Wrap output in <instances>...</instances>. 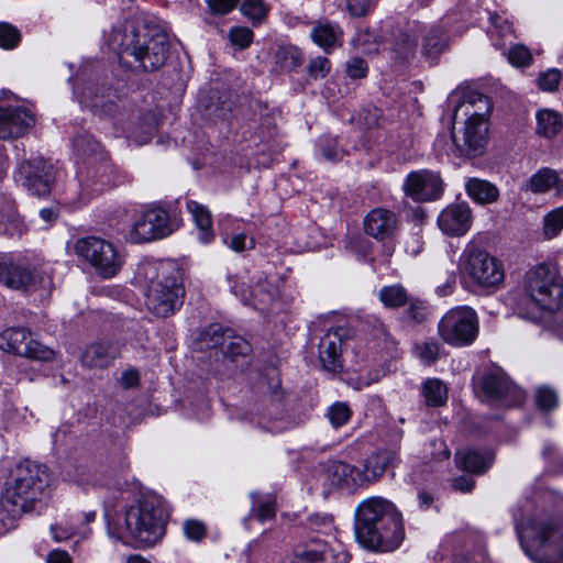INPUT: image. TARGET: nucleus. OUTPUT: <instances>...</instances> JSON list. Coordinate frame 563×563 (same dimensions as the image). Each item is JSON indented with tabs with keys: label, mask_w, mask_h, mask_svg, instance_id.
I'll list each match as a JSON object with an SVG mask.
<instances>
[{
	"label": "nucleus",
	"mask_w": 563,
	"mask_h": 563,
	"mask_svg": "<svg viewBox=\"0 0 563 563\" xmlns=\"http://www.w3.org/2000/svg\"><path fill=\"white\" fill-rule=\"evenodd\" d=\"M110 48L118 54L119 59L132 67L145 71H154L161 68L168 54V36L157 27L136 26L133 22L125 21L113 26L109 36Z\"/></svg>",
	"instance_id": "obj_1"
},
{
	"label": "nucleus",
	"mask_w": 563,
	"mask_h": 563,
	"mask_svg": "<svg viewBox=\"0 0 563 563\" xmlns=\"http://www.w3.org/2000/svg\"><path fill=\"white\" fill-rule=\"evenodd\" d=\"M355 533L361 544L378 551H393L402 542L401 514L383 497H369L355 510Z\"/></svg>",
	"instance_id": "obj_2"
},
{
	"label": "nucleus",
	"mask_w": 563,
	"mask_h": 563,
	"mask_svg": "<svg viewBox=\"0 0 563 563\" xmlns=\"http://www.w3.org/2000/svg\"><path fill=\"white\" fill-rule=\"evenodd\" d=\"M47 467L31 460L20 461L11 470L1 495V507L12 517L35 509L48 485Z\"/></svg>",
	"instance_id": "obj_3"
},
{
	"label": "nucleus",
	"mask_w": 563,
	"mask_h": 563,
	"mask_svg": "<svg viewBox=\"0 0 563 563\" xmlns=\"http://www.w3.org/2000/svg\"><path fill=\"white\" fill-rule=\"evenodd\" d=\"M167 514L156 496H144L131 504L119 526V538L134 547L143 548L157 543L165 534Z\"/></svg>",
	"instance_id": "obj_4"
},
{
	"label": "nucleus",
	"mask_w": 563,
	"mask_h": 563,
	"mask_svg": "<svg viewBox=\"0 0 563 563\" xmlns=\"http://www.w3.org/2000/svg\"><path fill=\"white\" fill-rule=\"evenodd\" d=\"M525 290L542 310L553 311L563 298V282L556 268L539 265L526 275Z\"/></svg>",
	"instance_id": "obj_5"
},
{
	"label": "nucleus",
	"mask_w": 563,
	"mask_h": 563,
	"mask_svg": "<svg viewBox=\"0 0 563 563\" xmlns=\"http://www.w3.org/2000/svg\"><path fill=\"white\" fill-rule=\"evenodd\" d=\"M184 288L178 273L172 267H162L159 274L148 285L146 306L157 317L165 318L181 305Z\"/></svg>",
	"instance_id": "obj_6"
},
{
	"label": "nucleus",
	"mask_w": 563,
	"mask_h": 563,
	"mask_svg": "<svg viewBox=\"0 0 563 563\" xmlns=\"http://www.w3.org/2000/svg\"><path fill=\"white\" fill-rule=\"evenodd\" d=\"M74 252L91 265L98 275L111 278L121 268L122 260L115 246L98 236L80 238L74 243Z\"/></svg>",
	"instance_id": "obj_7"
},
{
	"label": "nucleus",
	"mask_w": 563,
	"mask_h": 563,
	"mask_svg": "<svg viewBox=\"0 0 563 563\" xmlns=\"http://www.w3.org/2000/svg\"><path fill=\"white\" fill-rule=\"evenodd\" d=\"M438 333L450 345H468L478 334L477 313L467 306L452 308L439 321Z\"/></svg>",
	"instance_id": "obj_8"
},
{
	"label": "nucleus",
	"mask_w": 563,
	"mask_h": 563,
	"mask_svg": "<svg viewBox=\"0 0 563 563\" xmlns=\"http://www.w3.org/2000/svg\"><path fill=\"white\" fill-rule=\"evenodd\" d=\"M464 255L465 272L475 284L483 288H497L504 282L505 272L501 262L488 252L471 247Z\"/></svg>",
	"instance_id": "obj_9"
},
{
	"label": "nucleus",
	"mask_w": 563,
	"mask_h": 563,
	"mask_svg": "<svg viewBox=\"0 0 563 563\" xmlns=\"http://www.w3.org/2000/svg\"><path fill=\"white\" fill-rule=\"evenodd\" d=\"M0 349L7 353L34 361L48 362L55 356L52 349L43 345L24 328H9L0 333Z\"/></svg>",
	"instance_id": "obj_10"
},
{
	"label": "nucleus",
	"mask_w": 563,
	"mask_h": 563,
	"mask_svg": "<svg viewBox=\"0 0 563 563\" xmlns=\"http://www.w3.org/2000/svg\"><path fill=\"white\" fill-rule=\"evenodd\" d=\"M201 343L207 349L220 346L223 356L229 362L243 365L252 351L251 344L230 329L223 330L219 324H212L202 335Z\"/></svg>",
	"instance_id": "obj_11"
},
{
	"label": "nucleus",
	"mask_w": 563,
	"mask_h": 563,
	"mask_svg": "<svg viewBox=\"0 0 563 563\" xmlns=\"http://www.w3.org/2000/svg\"><path fill=\"white\" fill-rule=\"evenodd\" d=\"M173 232L168 212L159 207L145 210L135 220L130 230V240L133 243H147L166 238Z\"/></svg>",
	"instance_id": "obj_12"
},
{
	"label": "nucleus",
	"mask_w": 563,
	"mask_h": 563,
	"mask_svg": "<svg viewBox=\"0 0 563 563\" xmlns=\"http://www.w3.org/2000/svg\"><path fill=\"white\" fill-rule=\"evenodd\" d=\"M18 174L22 185L38 197L45 196L51 191L55 179L53 165L42 157H34L22 162Z\"/></svg>",
	"instance_id": "obj_13"
},
{
	"label": "nucleus",
	"mask_w": 563,
	"mask_h": 563,
	"mask_svg": "<svg viewBox=\"0 0 563 563\" xmlns=\"http://www.w3.org/2000/svg\"><path fill=\"white\" fill-rule=\"evenodd\" d=\"M452 140L461 155L477 156L488 140L486 123L467 118L461 130L452 131Z\"/></svg>",
	"instance_id": "obj_14"
},
{
	"label": "nucleus",
	"mask_w": 563,
	"mask_h": 563,
	"mask_svg": "<svg viewBox=\"0 0 563 563\" xmlns=\"http://www.w3.org/2000/svg\"><path fill=\"white\" fill-rule=\"evenodd\" d=\"M404 190L416 201L435 200L443 191L442 179L433 172H413L407 176Z\"/></svg>",
	"instance_id": "obj_15"
},
{
	"label": "nucleus",
	"mask_w": 563,
	"mask_h": 563,
	"mask_svg": "<svg viewBox=\"0 0 563 563\" xmlns=\"http://www.w3.org/2000/svg\"><path fill=\"white\" fill-rule=\"evenodd\" d=\"M472 220V210L468 203H452L440 212L438 225L446 235L462 236L471 229Z\"/></svg>",
	"instance_id": "obj_16"
},
{
	"label": "nucleus",
	"mask_w": 563,
	"mask_h": 563,
	"mask_svg": "<svg viewBox=\"0 0 563 563\" xmlns=\"http://www.w3.org/2000/svg\"><path fill=\"white\" fill-rule=\"evenodd\" d=\"M33 113L22 107L0 108V139L10 140L22 136L33 126Z\"/></svg>",
	"instance_id": "obj_17"
},
{
	"label": "nucleus",
	"mask_w": 563,
	"mask_h": 563,
	"mask_svg": "<svg viewBox=\"0 0 563 563\" xmlns=\"http://www.w3.org/2000/svg\"><path fill=\"white\" fill-rule=\"evenodd\" d=\"M423 32V25L417 21L408 22L398 31L390 46L391 58L405 63L416 56L418 42Z\"/></svg>",
	"instance_id": "obj_18"
},
{
	"label": "nucleus",
	"mask_w": 563,
	"mask_h": 563,
	"mask_svg": "<svg viewBox=\"0 0 563 563\" xmlns=\"http://www.w3.org/2000/svg\"><path fill=\"white\" fill-rule=\"evenodd\" d=\"M347 338V330L336 327L328 330L319 343V358L324 369L338 372L342 368L341 344Z\"/></svg>",
	"instance_id": "obj_19"
},
{
	"label": "nucleus",
	"mask_w": 563,
	"mask_h": 563,
	"mask_svg": "<svg viewBox=\"0 0 563 563\" xmlns=\"http://www.w3.org/2000/svg\"><path fill=\"white\" fill-rule=\"evenodd\" d=\"M398 229L396 214L385 208H375L364 219V231L378 241L390 240Z\"/></svg>",
	"instance_id": "obj_20"
},
{
	"label": "nucleus",
	"mask_w": 563,
	"mask_h": 563,
	"mask_svg": "<svg viewBox=\"0 0 563 563\" xmlns=\"http://www.w3.org/2000/svg\"><path fill=\"white\" fill-rule=\"evenodd\" d=\"M483 394L492 400H507L510 402L521 399V391L512 385L507 375L503 372H490L481 380Z\"/></svg>",
	"instance_id": "obj_21"
},
{
	"label": "nucleus",
	"mask_w": 563,
	"mask_h": 563,
	"mask_svg": "<svg viewBox=\"0 0 563 563\" xmlns=\"http://www.w3.org/2000/svg\"><path fill=\"white\" fill-rule=\"evenodd\" d=\"M399 459L396 452L383 450L373 453L364 462L361 475L364 477V486L376 483L388 467H395Z\"/></svg>",
	"instance_id": "obj_22"
},
{
	"label": "nucleus",
	"mask_w": 563,
	"mask_h": 563,
	"mask_svg": "<svg viewBox=\"0 0 563 563\" xmlns=\"http://www.w3.org/2000/svg\"><path fill=\"white\" fill-rule=\"evenodd\" d=\"M38 283V275L32 268L9 260L2 285L14 290H29Z\"/></svg>",
	"instance_id": "obj_23"
},
{
	"label": "nucleus",
	"mask_w": 563,
	"mask_h": 563,
	"mask_svg": "<svg viewBox=\"0 0 563 563\" xmlns=\"http://www.w3.org/2000/svg\"><path fill=\"white\" fill-rule=\"evenodd\" d=\"M328 478L338 487L354 488L364 486L361 470L345 462H332L327 468Z\"/></svg>",
	"instance_id": "obj_24"
},
{
	"label": "nucleus",
	"mask_w": 563,
	"mask_h": 563,
	"mask_svg": "<svg viewBox=\"0 0 563 563\" xmlns=\"http://www.w3.org/2000/svg\"><path fill=\"white\" fill-rule=\"evenodd\" d=\"M465 109L470 119L486 123V118L492 111L489 98L481 92L471 91L463 96V100L454 110L455 119L460 109Z\"/></svg>",
	"instance_id": "obj_25"
},
{
	"label": "nucleus",
	"mask_w": 563,
	"mask_h": 563,
	"mask_svg": "<svg viewBox=\"0 0 563 563\" xmlns=\"http://www.w3.org/2000/svg\"><path fill=\"white\" fill-rule=\"evenodd\" d=\"M528 189L533 194L553 191L555 196H560L563 194V179L556 170L547 167L541 168L530 177Z\"/></svg>",
	"instance_id": "obj_26"
},
{
	"label": "nucleus",
	"mask_w": 563,
	"mask_h": 563,
	"mask_svg": "<svg viewBox=\"0 0 563 563\" xmlns=\"http://www.w3.org/2000/svg\"><path fill=\"white\" fill-rule=\"evenodd\" d=\"M118 354V349L110 343H93L84 351L81 362L87 367L103 368L109 366Z\"/></svg>",
	"instance_id": "obj_27"
},
{
	"label": "nucleus",
	"mask_w": 563,
	"mask_h": 563,
	"mask_svg": "<svg viewBox=\"0 0 563 563\" xmlns=\"http://www.w3.org/2000/svg\"><path fill=\"white\" fill-rule=\"evenodd\" d=\"M421 54L430 60H435L448 47L445 32L439 26H431L421 34Z\"/></svg>",
	"instance_id": "obj_28"
},
{
	"label": "nucleus",
	"mask_w": 563,
	"mask_h": 563,
	"mask_svg": "<svg viewBox=\"0 0 563 563\" xmlns=\"http://www.w3.org/2000/svg\"><path fill=\"white\" fill-rule=\"evenodd\" d=\"M538 135L544 139L555 137L563 128V115L552 109H541L536 113Z\"/></svg>",
	"instance_id": "obj_29"
},
{
	"label": "nucleus",
	"mask_w": 563,
	"mask_h": 563,
	"mask_svg": "<svg viewBox=\"0 0 563 563\" xmlns=\"http://www.w3.org/2000/svg\"><path fill=\"white\" fill-rule=\"evenodd\" d=\"M467 195L479 205H488L497 201L498 188L485 179L470 178L465 184Z\"/></svg>",
	"instance_id": "obj_30"
},
{
	"label": "nucleus",
	"mask_w": 563,
	"mask_h": 563,
	"mask_svg": "<svg viewBox=\"0 0 563 563\" xmlns=\"http://www.w3.org/2000/svg\"><path fill=\"white\" fill-rule=\"evenodd\" d=\"M297 563H345L346 555L343 552L322 545L319 550H307L296 555Z\"/></svg>",
	"instance_id": "obj_31"
},
{
	"label": "nucleus",
	"mask_w": 563,
	"mask_h": 563,
	"mask_svg": "<svg viewBox=\"0 0 563 563\" xmlns=\"http://www.w3.org/2000/svg\"><path fill=\"white\" fill-rule=\"evenodd\" d=\"M187 209L200 230V240L205 243L210 242L213 239L212 216L210 211L196 201H188Z\"/></svg>",
	"instance_id": "obj_32"
},
{
	"label": "nucleus",
	"mask_w": 563,
	"mask_h": 563,
	"mask_svg": "<svg viewBox=\"0 0 563 563\" xmlns=\"http://www.w3.org/2000/svg\"><path fill=\"white\" fill-rule=\"evenodd\" d=\"M457 466L466 472L479 474L486 471L493 462V455H482L476 451H459L456 453Z\"/></svg>",
	"instance_id": "obj_33"
},
{
	"label": "nucleus",
	"mask_w": 563,
	"mask_h": 563,
	"mask_svg": "<svg viewBox=\"0 0 563 563\" xmlns=\"http://www.w3.org/2000/svg\"><path fill=\"white\" fill-rule=\"evenodd\" d=\"M275 70L294 71L302 64V54L296 46H279L274 55Z\"/></svg>",
	"instance_id": "obj_34"
},
{
	"label": "nucleus",
	"mask_w": 563,
	"mask_h": 563,
	"mask_svg": "<svg viewBox=\"0 0 563 563\" xmlns=\"http://www.w3.org/2000/svg\"><path fill=\"white\" fill-rule=\"evenodd\" d=\"M340 36V30L330 23H319L311 31V38L324 51L333 48L339 42Z\"/></svg>",
	"instance_id": "obj_35"
},
{
	"label": "nucleus",
	"mask_w": 563,
	"mask_h": 563,
	"mask_svg": "<svg viewBox=\"0 0 563 563\" xmlns=\"http://www.w3.org/2000/svg\"><path fill=\"white\" fill-rule=\"evenodd\" d=\"M422 394L427 405L432 407L442 406L448 399V388L438 378L427 379L422 386Z\"/></svg>",
	"instance_id": "obj_36"
},
{
	"label": "nucleus",
	"mask_w": 563,
	"mask_h": 563,
	"mask_svg": "<svg viewBox=\"0 0 563 563\" xmlns=\"http://www.w3.org/2000/svg\"><path fill=\"white\" fill-rule=\"evenodd\" d=\"M379 299L387 308H399L409 301L407 291L401 285L383 287L379 290Z\"/></svg>",
	"instance_id": "obj_37"
},
{
	"label": "nucleus",
	"mask_w": 563,
	"mask_h": 563,
	"mask_svg": "<svg viewBox=\"0 0 563 563\" xmlns=\"http://www.w3.org/2000/svg\"><path fill=\"white\" fill-rule=\"evenodd\" d=\"M490 38L493 40L495 46L503 48L506 44L504 40L512 36V24L497 14L490 16Z\"/></svg>",
	"instance_id": "obj_38"
},
{
	"label": "nucleus",
	"mask_w": 563,
	"mask_h": 563,
	"mask_svg": "<svg viewBox=\"0 0 563 563\" xmlns=\"http://www.w3.org/2000/svg\"><path fill=\"white\" fill-rule=\"evenodd\" d=\"M563 230V206L548 212L543 218V235L551 240Z\"/></svg>",
	"instance_id": "obj_39"
},
{
	"label": "nucleus",
	"mask_w": 563,
	"mask_h": 563,
	"mask_svg": "<svg viewBox=\"0 0 563 563\" xmlns=\"http://www.w3.org/2000/svg\"><path fill=\"white\" fill-rule=\"evenodd\" d=\"M240 10L255 25L262 23L268 11L264 0H244Z\"/></svg>",
	"instance_id": "obj_40"
},
{
	"label": "nucleus",
	"mask_w": 563,
	"mask_h": 563,
	"mask_svg": "<svg viewBox=\"0 0 563 563\" xmlns=\"http://www.w3.org/2000/svg\"><path fill=\"white\" fill-rule=\"evenodd\" d=\"M415 350L417 356L426 365L433 364L440 356V344L434 340L416 344Z\"/></svg>",
	"instance_id": "obj_41"
},
{
	"label": "nucleus",
	"mask_w": 563,
	"mask_h": 563,
	"mask_svg": "<svg viewBox=\"0 0 563 563\" xmlns=\"http://www.w3.org/2000/svg\"><path fill=\"white\" fill-rule=\"evenodd\" d=\"M508 60L516 67H527L532 63V54L527 46L516 44L508 51Z\"/></svg>",
	"instance_id": "obj_42"
},
{
	"label": "nucleus",
	"mask_w": 563,
	"mask_h": 563,
	"mask_svg": "<svg viewBox=\"0 0 563 563\" xmlns=\"http://www.w3.org/2000/svg\"><path fill=\"white\" fill-rule=\"evenodd\" d=\"M183 531L189 541L200 542L207 534V527L200 520L187 519L184 521Z\"/></svg>",
	"instance_id": "obj_43"
},
{
	"label": "nucleus",
	"mask_w": 563,
	"mask_h": 563,
	"mask_svg": "<svg viewBox=\"0 0 563 563\" xmlns=\"http://www.w3.org/2000/svg\"><path fill=\"white\" fill-rule=\"evenodd\" d=\"M561 71L556 68L548 69L541 73L538 78L539 88L543 91H554L561 81Z\"/></svg>",
	"instance_id": "obj_44"
},
{
	"label": "nucleus",
	"mask_w": 563,
	"mask_h": 563,
	"mask_svg": "<svg viewBox=\"0 0 563 563\" xmlns=\"http://www.w3.org/2000/svg\"><path fill=\"white\" fill-rule=\"evenodd\" d=\"M20 42V32L9 23H0V46L13 48Z\"/></svg>",
	"instance_id": "obj_45"
},
{
	"label": "nucleus",
	"mask_w": 563,
	"mask_h": 563,
	"mask_svg": "<svg viewBox=\"0 0 563 563\" xmlns=\"http://www.w3.org/2000/svg\"><path fill=\"white\" fill-rule=\"evenodd\" d=\"M224 242L229 249L238 253L252 250L255 246L254 240L242 232L235 233L232 236L227 238Z\"/></svg>",
	"instance_id": "obj_46"
},
{
	"label": "nucleus",
	"mask_w": 563,
	"mask_h": 563,
	"mask_svg": "<svg viewBox=\"0 0 563 563\" xmlns=\"http://www.w3.org/2000/svg\"><path fill=\"white\" fill-rule=\"evenodd\" d=\"M350 417L351 410L349 406L343 402H336L329 409V419L335 428L345 424Z\"/></svg>",
	"instance_id": "obj_47"
},
{
	"label": "nucleus",
	"mask_w": 563,
	"mask_h": 563,
	"mask_svg": "<svg viewBox=\"0 0 563 563\" xmlns=\"http://www.w3.org/2000/svg\"><path fill=\"white\" fill-rule=\"evenodd\" d=\"M536 401L541 410L548 411L556 407L558 396L553 389L540 387L537 390Z\"/></svg>",
	"instance_id": "obj_48"
},
{
	"label": "nucleus",
	"mask_w": 563,
	"mask_h": 563,
	"mask_svg": "<svg viewBox=\"0 0 563 563\" xmlns=\"http://www.w3.org/2000/svg\"><path fill=\"white\" fill-rule=\"evenodd\" d=\"M229 37L233 45L245 48L252 43L253 32L246 26H235L230 30Z\"/></svg>",
	"instance_id": "obj_49"
},
{
	"label": "nucleus",
	"mask_w": 563,
	"mask_h": 563,
	"mask_svg": "<svg viewBox=\"0 0 563 563\" xmlns=\"http://www.w3.org/2000/svg\"><path fill=\"white\" fill-rule=\"evenodd\" d=\"M331 65L327 57L318 56L309 62L308 74L311 78H323L330 71Z\"/></svg>",
	"instance_id": "obj_50"
},
{
	"label": "nucleus",
	"mask_w": 563,
	"mask_h": 563,
	"mask_svg": "<svg viewBox=\"0 0 563 563\" xmlns=\"http://www.w3.org/2000/svg\"><path fill=\"white\" fill-rule=\"evenodd\" d=\"M409 307L407 310V317L415 323H421L427 319L428 307L423 301L409 300Z\"/></svg>",
	"instance_id": "obj_51"
},
{
	"label": "nucleus",
	"mask_w": 563,
	"mask_h": 563,
	"mask_svg": "<svg viewBox=\"0 0 563 563\" xmlns=\"http://www.w3.org/2000/svg\"><path fill=\"white\" fill-rule=\"evenodd\" d=\"M367 71L368 67L366 62L360 57H354L350 59L346 64V73L349 77L353 79L366 77Z\"/></svg>",
	"instance_id": "obj_52"
},
{
	"label": "nucleus",
	"mask_w": 563,
	"mask_h": 563,
	"mask_svg": "<svg viewBox=\"0 0 563 563\" xmlns=\"http://www.w3.org/2000/svg\"><path fill=\"white\" fill-rule=\"evenodd\" d=\"M375 5V0H346L349 12L354 16L366 15Z\"/></svg>",
	"instance_id": "obj_53"
},
{
	"label": "nucleus",
	"mask_w": 563,
	"mask_h": 563,
	"mask_svg": "<svg viewBox=\"0 0 563 563\" xmlns=\"http://www.w3.org/2000/svg\"><path fill=\"white\" fill-rule=\"evenodd\" d=\"M74 145L84 155H91L99 148V143L89 135L77 136L74 141Z\"/></svg>",
	"instance_id": "obj_54"
},
{
	"label": "nucleus",
	"mask_w": 563,
	"mask_h": 563,
	"mask_svg": "<svg viewBox=\"0 0 563 563\" xmlns=\"http://www.w3.org/2000/svg\"><path fill=\"white\" fill-rule=\"evenodd\" d=\"M241 0H207V4L213 14L224 15L231 12Z\"/></svg>",
	"instance_id": "obj_55"
},
{
	"label": "nucleus",
	"mask_w": 563,
	"mask_h": 563,
	"mask_svg": "<svg viewBox=\"0 0 563 563\" xmlns=\"http://www.w3.org/2000/svg\"><path fill=\"white\" fill-rule=\"evenodd\" d=\"M276 508H275V501L273 500H266L258 505L256 510V518L260 521H266L271 520L275 517Z\"/></svg>",
	"instance_id": "obj_56"
},
{
	"label": "nucleus",
	"mask_w": 563,
	"mask_h": 563,
	"mask_svg": "<svg viewBox=\"0 0 563 563\" xmlns=\"http://www.w3.org/2000/svg\"><path fill=\"white\" fill-rule=\"evenodd\" d=\"M377 43V36L369 30L360 31L354 40V44L358 47H363L364 49Z\"/></svg>",
	"instance_id": "obj_57"
},
{
	"label": "nucleus",
	"mask_w": 563,
	"mask_h": 563,
	"mask_svg": "<svg viewBox=\"0 0 563 563\" xmlns=\"http://www.w3.org/2000/svg\"><path fill=\"white\" fill-rule=\"evenodd\" d=\"M140 376L137 371L135 369H128L125 371L121 376V384L125 388L134 387L139 384Z\"/></svg>",
	"instance_id": "obj_58"
},
{
	"label": "nucleus",
	"mask_w": 563,
	"mask_h": 563,
	"mask_svg": "<svg viewBox=\"0 0 563 563\" xmlns=\"http://www.w3.org/2000/svg\"><path fill=\"white\" fill-rule=\"evenodd\" d=\"M453 487L463 493H468L474 487V481L472 477L461 476L453 481Z\"/></svg>",
	"instance_id": "obj_59"
},
{
	"label": "nucleus",
	"mask_w": 563,
	"mask_h": 563,
	"mask_svg": "<svg viewBox=\"0 0 563 563\" xmlns=\"http://www.w3.org/2000/svg\"><path fill=\"white\" fill-rule=\"evenodd\" d=\"M46 563H71V559L67 552L55 550L47 555Z\"/></svg>",
	"instance_id": "obj_60"
},
{
	"label": "nucleus",
	"mask_w": 563,
	"mask_h": 563,
	"mask_svg": "<svg viewBox=\"0 0 563 563\" xmlns=\"http://www.w3.org/2000/svg\"><path fill=\"white\" fill-rule=\"evenodd\" d=\"M51 531L53 533V538L55 541L57 542H60L63 540H67L68 538H70L73 536V531L70 530H65V529H60L59 527L57 526H52L51 528Z\"/></svg>",
	"instance_id": "obj_61"
},
{
	"label": "nucleus",
	"mask_w": 563,
	"mask_h": 563,
	"mask_svg": "<svg viewBox=\"0 0 563 563\" xmlns=\"http://www.w3.org/2000/svg\"><path fill=\"white\" fill-rule=\"evenodd\" d=\"M8 220L10 222L9 224H4L2 221H0V232L13 234L18 229L15 217L13 214L8 216Z\"/></svg>",
	"instance_id": "obj_62"
},
{
	"label": "nucleus",
	"mask_w": 563,
	"mask_h": 563,
	"mask_svg": "<svg viewBox=\"0 0 563 563\" xmlns=\"http://www.w3.org/2000/svg\"><path fill=\"white\" fill-rule=\"evenodd\" d=\"M40 217L44 221L51 222V221H54L57 218V213H56V211L54 209L46 208V209H42L40 211Z\"/></svg>",
	"instance_id": "obj_63"
},
{
	"label": "nucleus",
	"mask_w": 563,
	"mask_h": 563,
	"mask_svg": "<svg viewBox=\"0 0 563 563\" xmlns=\"http://www.w3.org/2000/svg\"><path fill=\"white\" fill-rule=\"evenodd\" d=\"M153 132H154V126L152 124H147L146 129L144 131V135H140V136L134 135V139L137 143H146L150 140Z\"/></svg>",
	"instance_id": "obj_64"
}]
</instances>
